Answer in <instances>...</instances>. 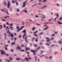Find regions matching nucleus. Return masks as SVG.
<instances>
[{
  "instance_id": "f257e3e1",
  "label": "nucleus",
  "mask_w": 62,
  "mask_h": 62,
  "mask_svg": "<svg viewBox=\"0 0 62 62\" xmlns=\"http://www.w3.org/2000/svg\"><path fill=\"white\" fill-rule=\"evenodd\" d=\"M23 33H25L23 36V38H24L23 39H24V36H25V35L26 34V30H24L23 31H22Z\"/></svg>"
},
{
  "instance_id": "f03ea898",
  "label": "nucleus",
  "mask_w": 62,
  "mask_h": 62,
  "mask_svg": "<svg viewBox=\"0 0 62 62\" xmlns=\"http://www.w3.org/2000/svg\"><path fill=\"white\" fill-rule=\"evenodd\" d=\"M0 51L1 52V54H2V55H4V54H6V53L4 52V50H0Z\"/></svg>"
},
{
  "instance_id": "7ed1b4c3",
  "label": "nucleus",
  "mask_w": 62,
  "mask_h": 62,
  "mask_svg": "<svg viewBox=\"0 0 62 62\" xmlns=\"http://www.w3.org/2000/svg\"><path fill=\"white\" fill-rule=\"evenodd\" d=\"M55 16H56V15H57V17L55 18L54 19V21H55L56 20V19H57V18H58V17H59V15H58V14H55Z\"/></svg>"
},
{
  "instance_id": "20e7f679",
  "label": "nucleus",
  "mask_w": 62,
  "mask_h": 62,
  "mask_svg": "<svg viewBox=\"0 0 62 62\" xmlns=\"http://www.w3.org/2000/svg\"><path fill=\"white\" fill-rule=\"evenodd\" d=\"M8 8H9V6H10V1H8Z\"/></svg>"
},
{
  "instance_id": "39448f33",
  "label": "nucleus",
  "mask_w": 62,
  "mask_h": 62,
  "mask_svg": "<svg viewBox=\"0 0 62 62\" xmlns=\"http://www.w3.org/2000/svg\"><path fill=\"white\" fill-rule=\"evenodd\" d=\"M29 59H31V58L30 57L29 58H27V57H26L25 59V60H26V61H28V60H29Z\"/></svg>"
},
{
  "instance_id": "423d86ee",
  "label": "nucleus",
  "mask_w": 62,
  "mask_h": 62,
  "mask_svg": "<svg viewBox=\"0 0 62 62\" xmlns=\"http://www.w3.org/2000/svg\"><path fill=\"white\" fill-rule=\"evenodd\" d=\"M46 39H47V42H49V41H50V38H49L48 37H47L46 38Z\"/></svg>"
},
{
  "instance_id": "0eeeda50",
  "label": "nucleus",
  "mask_w": 62,
  "mask_h": 62,
  "mask_svg": "<svg viewBox=\"0 0 62 62\" xmlns=\"http://www.w3.org/2000/svg\"><path fill=\"white\" fill-rule=\"evenodd\" d=\"M30 50V48L29 47H26V52H27V50Z\"/></svg>"
},
{
  "instance_id": "6e6552de",
  "label": "nucleus",
  "mask_w": 62,
  "mask_h": 62,
  "mask_svg": "<svg viewBox=\"0 0 62 62\" xmlns=\"http://www.w3.org/2000/svg\"><path fill=\"white\" fill-rule=\"evenodd\" d=\"M10 29L12 30H14V29H13V26H10Z\"/></svg>"
},
{
  "instance_id": "1a4fd4ad",
  "label": "nucleus",
  "mask_w": 62,
  "mask_h": 62,
  "mask_svg": "<svg viewBox=\"0 0 62 62\" xmlns=\"http://www.w3.org/2000/svg\"><path fill=\"white\" fill-rule=\"evenodd\" d=\"M16 48L17 49H18L19 50H20L21 49V47H17Z\"/></svg>"
},
{
  "instance_id": "9d476101",
  "label": "nucleus",
  "mask_w": 62,
  "mask_h": 62,
  "mask_svg": "<svg viewBox=\"0 0 62 62\" xmlns=\"http://www.w3.org/2000/svg\"><path fill=\"white\" fill-rule=\"evenodd\" d=\"M27 36H26L25 38V41H26V42H27Z\"/></svg>"
},
{
  "instance_id": "9b49d317",
  "label": "nucleus",
  "mask_w": 62,
  "mask_h": 62,
  "mask_svg": "<svg viewBox=\"0 0 62 62\" xmlns=\"http://www.w3.org/2000/svg\"><path fill=\"white\" fill-rule=\"evenodd\" d=\"M31 52H33V53H35V52H36V51H33V50H31Z\"/></svg>"
},
{
  "instance_id": "f8f14e48",
  "label": "nucleus",
  "mask_w": 62,
  "mask_h": 62,
  "mask_svg": "<svg viewBox=\"0 0 62 62\" xmlns=\"http://www.w3.org/2000/svg\"><path fill=\"white\" fill-rule=\"evenodd\" d=\"M49 28V26H47L44 29V30H46L48 29V28Z\"/></svg>"
},
{
  "instance_id": "ddd939ff",
  "label": "nucleus",
  "mask_w": 62,
  "mask_h": 62,
  "mask_svg": "<svg viewBox=\"0 0 62 62\" xmlns=\"http://www.w3.org/2000/svg\"><path fill=\"white\" fill-rule=\"evenodd\" d=\"M7 33H9L10 34H11V33L10 32V31H9V30H8V31L7 32Z\"/></svg>"
},
{
  "instance_id": "4468645a",
  "label": "nucleus",
  "mask_w": 62,
  "mask_h": 62,
  "mask_svg": "<svg viewBox=\"0 0 62 62\" xmlns=\"http://www.w3.org/2000/svg\"><path fill=\"white\" fill-rule=\"evenodd\" d=\"M38 32V31H36L34 33V34H36V33H37Z\"/></svg>"
},
{
  "instance_id": "2eb2a0df",
  "label": "nucleus",
  "mask_w": 62,
  "mask_h": 62,
  "mask_svg": "<svg viewBox=\"0 0 62 62\" xmlns=\"http://www.w3.org/2000/svg\"><path fill=\"white\" fill-rule=\"evenodd\" d=\"M0 27L1 28L0 29V30H1V29L3 28V26H2V25H0Z\"/></svg>"
},
{
  "instance_id": "dca6fc26",
  "label": "nucleus",
  "mask_w": 62,
  "mask_h": 62,
  "mask_svg": "<svg viewBox=\"0 0 62 62\" xmlns=\"http://www.w3.org/2000/svg\"><path fill=\"white\" fill-rule=\"evenodd\" d=\"M10 26H13V23H11L10 24Z\"/></svg>"
},
{
  "instance_id": "f3484780",
  "label": "nucleus",
  "mask_w": 62,
  "mask_h": 62,
  "mask_svg": "<svg viewBox=\"0 0 62 62\" xmlns=\"http://www.w3.org/2000/svg\"><path fill=\"white\" fill-rule=\"evenodd\" d=\"M25 26H23L21 28V29H23V28H24V27Z\"/></svg>"
},
{
  "instance_id": "a211bd4d",
  "label": "nucleus",
  "mask_w": 62,
  "mask_h": 62,
  "mask_svg": "<svg viewBox=\"0 0 62 62\" xmlns=\"http://www.w3.org/2000/svg\"><path fill=\"white\" fill-rule=\"evenodd\" d=\"M4 4H5V5L6 6L7 5V4L6 3V2L4 1Z\"/></svg>"
},
{
  "instance_id": "6ab92c4d",
  "label": "nucleus",
  "mask_w": 62,
  "mask_h": 62,
  "mask_svg": "<svg viewBox=\"0 0 62 62\" xmlns=\"http://www.w3.org/2000/svg\"><path fill=\"white\" fill-rule=\"evenodd\" d=\"M17 12H19V9H17Z\"/></svg>"
},
{
  "instance_id": "aec40b11",
  "label": "nucleus",
  "mask_w": 62,
  "mask_h": 62,
  "mask_svg": "<svg viewBox=\"0 0 62 62\" xmlns=\"http://www.w3.org/2000/svg\"><path fill=\"white\" fill-rule=\"evenodd\" d=\"M59 43L60 44H62V41H59Z\"/></svg>"
},
{
  "instance_id": "412c9836",
  "label": "nucleus",
  "mask_w": 62,
  "mask_h": 62,
  "mask_svg": "<svg viewBox=\"0 0 62 62\" xmlns=\"http://www.w3.org/2000/svg\"><path fill=\"white\" fill-rule=\"evenodd\" d=\"M58 23H59V24H62V23L60 22H58Z\"/></svg>"
},
{
  "instance_id": "4be33fe9",
  "label": "nucleus",
  "mask_w": 62,
  "mask_h": 62,
  "mask_svg": "<svg viewBox=\"0 0 62 62\" xmlns=\"http://www.w3.org/2000/svg\"><path fill=\"white\" fill-rule=\"evenodd\" d=\"M35 29H36V28L34 27L33 28L32 30H35Z\"/></svg>"
},
{
  "instance_id": "5701e85b",
  "label": "nucleus",
  "mask_w": 62,
  "mask_h": 62,
  "mask_svg": "<svg viewBox=\"0 0 62 62\" xmlns=\"http://www.w3.org/2000/svg\"><path fill=\"white\" fill-rule=\"evenodd\" d=\"M32 41H33L35 39V38H32Z\"/></svg>"
},
{
  "instance_id": "b1692460",
  "label": "nucleus",
  "mask_w": 62,
  "mask_h": 62,
  "mask_svg": "<svg viewBox=\"0 0 62 62\" xmlns=\"http://www.w3.org/2000/svg\"><path fill=\"white\" fill-rule=\"evenodd\" d=\"M38 38H37L36 39V42H37L38 41Z\"/></svg>"
},
{
  "instance_id": "393cba45",
  "label": "nucleus",
  "mask_w": 62,
  "mask_h": 62,
  "mask_svg": "<svg viewBox=\"0 0 62 62\" xmlns=\"http://www.w3.org/2000/svg\"><path fill=\"white\" fill-rule=\"evenodd\" d=\"M13 4H14V3H15V1L14 0H13Z\"/></svg>"
},
{
  "instance_id": "a878e982",
  "label": "nucleus",
  "mask_w": 62,
  "mask_h": 62,
  "mask_svg": "<svg viewBox=\"0 0 62 62\" xmlns=\"http://www.w3.org/2000/svg\"><path fill=\"white\" fill-rule=\"evenodd\" d=\"M11 44V45H13V44H15V43L14 42H13Z\"/></svg>"
},
{
  "instance_id": "bb28decb",
  "label": "nucleus",
  "mask_w": 62,
  "mask_h": 62,
  "mask_svg": "<svg viewBox=\"0 0 62 62\" xmlns=\"http://www.w3.org/2000/svg\"><path fill=\"white\" fill-rule=\"evenodd\" d=\"M54 33H55V34H57V32L56 31H55L54 32Z\"/></svg>"
},
{
  "instance_id": "cd10ccee",
  "label": "nucleus",
  "mask_w": 62,
  "mask_h": 62,
  "mask_svg": "<svg viewBox=\"0 0 62 62\" xmlns=\"http://www.w3.org/2000/svg\"><path fill=\"white\" fill-rule=\"evenodd\" d=\"M47 1V0H44L43 1L44 2H46Z\"/></svg>"
},
{
  "instance_id": "c85d7f7f",
  "label": "nucleus",
  "mask_w": 62,
  "mask_h": 62,
  "mask_svg": "<svg viewBox=\"0 0 62 62\" xmlns=\"http://www.w3.org/2000/svg\"><path fill=\"white\" fill-rule=\"evenodd\" d=\"M11 36L12 37H13V34H11Z\"/></svg>"
},
{
  "instance_id": "c756f323",
  "label": "nucleus",
  "mask_w": 62,
  "mask_h": 62,
  "mask_svg": "<svg viewBox=\"0 0 62 62\" xmlns=\"http://www.w3.org/2000/svg\"><path fill=\"white\" fill-rule=\"evenodd\" d=\"M24 11H25V12H26V13H27V10H24Z\"/></svg>"
},
{
  "instance_id": "7c9ffc66",
  "label": "nucleus",
  "mask_w": 62,
  "mask_h": 62,
  "mask_svg": "<svg viewBox=\"0 0 62 62\" xmlns=\"http://www.w3.org/2000/svg\"><path fill=\"white\" fill-rule=\"evenodd\" d=\"M52 56H50V58H49L50 59H52Z\"/></svg>"
},
{
  "instance_id": "2f4dec72",
  "label": "nucleus",
  "mask_w": 62,
  "mask_h": 62,
  "mask_svg": "<svg viewBox=\"0 0 62 62\" xmlns=\"http://www.w3.org/2000/svg\"><path fill=\"white\" fill-rule=\"evenodd\" d=\"M16 28L17 29H19L20 28L19 26H17V27Z\"/></svg>"
},
{
  "instance_id": "473e14b6",
  "label": "nucleus",
  "mask_w": 62,
  "mask_h": 62,
  "mask_svg": "<svg viewBox=\"0 0 62 62\" xmlns=\"http://www.w3.org/2000/svg\"><path fill=\"white\" fill-rule=\"evenodd\" d=\"M4 28H6V24H4Z\"/></svg>"
},
{
  "instance_id": "72a5a7b5",
  "label": "nucleus",
  "mask_w": 62,
  "mask_h": 62,
  "mask_svg": "<svg viewBox=\"0 0 62 62\" xmlns=\"http://www.w3.org/2000/svg\"><path fill=\"white\" fill-rule=\"evenodd\" d=\"M6 23H7V25H9V23H8V22H7Z\"/></svg>"
},
{
  "instance_id": "f704fd0d",
  "label": "nucleus",
  "mask_w": 62,
  "mask_h": 62,
  "mask_svg": "<svg viewBox=\"0 0 62 62\" xmlns=\"http://www.w3.org/2000/svg\"><path fill=\"white\" fill-rule=\"evenodd\" d=\"M34 45L35 47H37L38 46L37 45Z\"/></svg>"
},
{
  "instance_id": "c9c22d12",
  "label": "nucleus",
  "mask_w": 62,
  "mask_h": 62,
  "mask_svg": "<svg viewBox=\"0 0 62 62\" xmlns=\"http://www.w3.org/2000/svg\"><path fill=\"white\" fill-rule=\"evenodd\" d=\"M25 5H24L23 6V7L24 8L25 7Z\"/></svg>"
},
{
  "instance_id": "e433bc0d",
  "label": "nucleus",
  "mask_w": 62,
  "mask_h": 62,
  "mask_svg": "<svg viewBox=\"0 0 62 62\" xmlns=\"http://www.w3.org/2000/svg\"><path fill=\"white\" fill-rule=\"evenodd\" d=\"M43 17H44V19H45V18H46V17H45V16L44 15L43 16Z\"/></svg>"
},
{
  "instance_id": "4c0bfd02",
  "label": "nucleus",
  "mask_w": 62,
  "mask_h": 62,
  "mask_svg": "<svg viewBox=\"0 0 62 62\" xmlns=\"http://www.w3.org/2000/svg\"><path fill=\"white\" fill-rule=\"evenodd\" d=\"M21 52H24V50H21Z\"/></svg>"
},
{
  "instance_id": "58836bf2",
  "label": "nucleus",
  "mask_w": 62,
  "mask_h": 62,
  "mask_svg": "<svg viewBox=\"0 0 62 62\" xmlns=\"http://www.w3.org/2000/svg\"><path fill=\"white\" fill-rule=\"evenodd\" d=\"M55 35V34H53L52 35L51 37H53V36H54Z\"/></svg>"
},
{
  "instance_id": "ea45409f",
  "label": "nucleus",
  "mask_w": 62,
  "mask_h": 62,
  "mask_svg": "<svg viewBox=\"0 0 62 62\" xmlns=\"http://www.w3.org/2000/svg\"><path fill=\"white\" fill-rule=\"evenodd\" d=\"M43 34V33L42 32H41L40 34V35H42Z\"/></svg>"
},
{
  "instance_id": "a19ab883",
  "label": "nucleus",
  "mask_w": 62,
  "mask_h": 62,
  "mask_svg": "<svg viewBox=\"0 0 62 62\" xmlns=\"http://www.w3.org/2000/svg\"><path fill=\"white\" fill-rule=\"evenodd\" d=\"M46 45H47V46H49V45H50V44H48L46 43Z\"/></svg>"
},
{
  "instance_id": "79ce46f5",
  "label": "nucleus",
  "mask_w": 62,
  "mask_h": 62,
  "mask_svg": "<svg viewBox=\"0 0 62 62\" xmlns=\"http://www.w3.org/2000/svg\"><path fill=\"white\" fill-rule=\"evenodd\" d=\"M6 55L7 56H8V55H9V54H6Z\"/></svg>"
},
{
  "instance_id": "37998d69",
  "label": "nucleus",
  "mask_w": 62,
  "mask_h": 62,
  "mask_svg": "<svg viewBox=\"0 0 62 62\" xmlns=\"http://www.w3.org/2000/svg\"><path fill=\"white\" fill-rule=\"evenodd\" d=\"M9 59H10V60H12V58H9Z\"/></svg>"
},
{
  "instance_id": "c03bdc74",
  "label": "nucleus",
  "mask_w": 62,
  "mask_h": 62,
  "mask_svg": "<svg viewBox=\"0 0 62 62\" xmlns=\"http://www.w3.org/2000/svg\"><path fill=\"white\" fill-rule=\"evenodd\" d=\"M2 21H6V20L3 19H2Z\"/></svg>"
},
{
  "instance_id": "a18cd8bd",
  "label": "nucleus",
  "mask_w": 62,
  "mask_h": 62,
  "mask_svg": "<svg viewBox=\"0 0 62 62\" xmlns=\"http://www.w3.org/2000/svg\"><path fill=\"white\" fill-rule=\"evenodd\" d=\"M17 60H20V58H17Z\"/></svg>"
},
{
  "instance_id": "49530a36",
  "label": "nucleus",
  "mask_w": 62,
  "mask_h": 62,
  "mask_svg": "<svg viewBox=\"0 0 62 62\" xmlns=\"http://www.w3.org/2000/svg\"><path fill=\"white\" fill-rule=\"evenodd\" d=\"M34 36H38V35L37 34H35L34 35Z\"/></svg>"
},
{
  "instance_id": "de8ad7c7",
  "label": "nucleus",
  "mask_w": 62,
  "mask_h": 62,
  "mask_svg": "<svg viewBox=\"0 0 62 62\" xmlns=\"http://www.w3.org/2000/svg\"><path fill=\"white\" fill-rule=\"evenodd\" d=\"M8 43H10V41H8Z\"/></svg>"
},
{
  "instance_id": "09e8293b",
  "label": "nucleus",
  "mask_w": 62,
  "mask_h": 62,
  "mask_svg": "<svg viewBox=\"0 0 62 62\" xmlns=\"http://www.w3.org/2000/svg\"><path fill=\"white\" fill-rule=\"evenodd\" d=\"M54 39V38H51V39H52L53 40Z\"/></svg>"
},
{
  "instance_id": "8fccbe9b",
  "label": "nucleus",
  "mask_w": 62,
  "mask_h": 62,
  "mask_svg": "<svg viewBox=\"0 0 62 62\" xmlns=\"http://www.w3.org/2000/svg\"><path fill=\"white\" fill-rule=\"evenodd\" d=\"M7 27L8 29H9V28L8 27V26H7Z\"/></svg>"
},
{
  "instance_id": "3c124183",
  "label": "nucleus",
  "mask_w": 62,
  "mask_h": 62,
  "mask_svg": "<svg viewBox=\"0 0 62 62\" xmlns=\"http://www.w3.org/2000/svg\"><path fill=\"white\" fill-rule=\"evenodd\" d=\"M47 7V6H44L43 7V8H46Z\"/></svg>"
},
{
  "instance_id": "603ef678",
  "label": "nucleus",
  "mask_w": 62,
  "mask_h": 62,
  "mask_svg": "<svg viewBox=\"0 0 62 62\" xmlns=\"http://www.w3.org/2000/svg\"><path fill=\"white\" fill-rule=\"evenodd\" d=\"M36 4H35V5H34L33 6H32V8H33V7H34V6H36Z\"/></svg>"
},
{
  "instance_id": "864d4df0",
  "label": "nucleus",
  "mask_w": 62,
  "mask_h": 62,
  "mask_svg": "<svg viewBox=\"0 0 62 62\" xmlns=\"http://www.w3.org/2000/svg\"><path fill=\"white\" fill-rule=\"evenodd\" d=\"M6 12H7V14H8L9 13H8V11H7Z\"/></svg>"
},
{
  "instance_id": "5fc2aeb1",
  "label": "nucleus",
  "mask_w": 62,
  "mask_h": 62,
  "mask_svg": "<svg viewBox=\"0 0 62 62\" xmlns=\"http://www.w3.org/2000/svg\"><path fill=\"white\" fill-rule=\"evenodd\" d=\"M40 48V46H39L38 47V49H39Z\"/></svg>"
},
{
  "instance_id": "6e6d98bb",
  "label": "nucleus",
  "mask_w": 62,
  "mask_h": 62,
  "mask_svg": "<svg viewBox=\"0 0 62 62\" xmlns=\"http://www.w3.org/2000/svg\"><path fill=\"white\" fill-rule=\"evenodd\" d=\"M36 18H37V17H39V16H37V15H36Z\"/></svg>"
},
{
  "instance_id": "4d7b16f0",
  "label": "nucleus",
  "mask_w": 62,
  "mask_h": 62,
  "mask_svg": "<svg viewBox=\"0 0 62 62\" xmlns=\"http://www.w3.org/2000/svg\"><path fill=\"white\" fill-rule=\"evenodd\" d=\"M5 48L6 49V50H7L8 49V48H7L6 47H5Z\"/></svg>"
},
{
  "instance_id": "13d9d810",
  "label": "nucleus",
  "mask_w": 62,
  "mask_h": 62,
  "mask_svg": "<svg viewBox=\"0 0 62 62\" xmlns=\"http://www.w3.org/2000/svg\"><path fill=\"white\" fill-rule=\"evenodd\" d=\"M26 3V2H25L23 3V5H25V4Z\"/></svg>"
},
{
  "instance_id": "bf43d9fd",
  "label": "nucleus",
  "mask_w": 62,
  "mask_h": 62,
  "mask_svg": "<svg viewBox=\"0 0 62 62\" xmlns=\"http://www.w3.org/2000/svg\"><path fill=\"white\" fill-rule=\"evenodd\" d=\"M41 5V3H40L38 4V5Z\"/></svg>"
},
{
  "instance_id": "052dcab7",
  "label": "nucleus",
  "mask_w": 62,
  "mask_h": 62,
  "mask_svg": "<svg viewBox=\"0 0 62 62\" xmlns=\"http://www.w3.org/2000/svg\"><path fill=\"white\" fill-rule=\"evenodd\" d=\"M14 39L15 40H16L17 39V38H14Z\"/></svg>"
},
{
  "instance_id": "680f3d73",
  "label": "nucleus",
  "mask_w": 62,
  "mask_h": 62,
  "mask_svg": "<svg viewBox=\"0 0 62 62\" xmlns=\"http://www.w3.org/2000/svg\"><path fill=\"white\" fill-rule=\"evenodd\" d=\"M57 5L58 6H59V4H57Z\"/></svg>"
},
{
  "instance_id": "e2e57ef3",
  "label": "nucleus",
  "mask_w": 62,
  "mask_h": 62,
  "mask_svg": "<svg viewBox=\"0 0 62 62\" xmlns=\"http://www.w3.org/2000/svg\"><path fill=\"white\" fill-rule=\"evenodd\" d=\"M16 5H18V3H17L16 4Z\"/></svg>"
},
{
  "instance_id": "0e129e2a",
  "label": "nucleus",
  "mask_w": 62,
  "mask_h": 62,
  "mask_svg": "<svg viewBox=\"0 0 62 62\" xmlns=\"http://www.w3.org/2000/svg\"><path fill=\"white\" fill-rule=\"evenodd\" d=\"M21 37H22V35H20V36H19V38H20Z\"/></svg>"
},
{
  "instance_id": "69168bd1",
  "label": "nucleus",
  "mask_w": 62,
  "mask_h": 62,
  "mask_svg": "<svg viewBox=\"0 0 62 62\" xmlns=\"http://www.w3.org/2000/svg\"><path fill=\"white\" fill-rule=\"evenodd\" d=\"M4 18H7V16H5L4 17Z\"/></svg>"
},
{
  "instance_id": "338daca9",
  "label": "nucleus",
  "mask_w": 62,
  "mask_h": 62,
  "mask_svg": "<svg viewBox=\"0 0 62 62\" xmlns=\"http://www.w3.org/2000/svg\"><path fill=\"white\" fill-rule=\"evenodd\" d=\"M7 61H8V62H10V60H8Z\"/></svg>"
},
{
  "instance_id": "774afa93",
  "label": "nucleus",
  "mask_w": 62,
  "mask_h": 62,
  "mask_svg": "<svg viewBox=\"0 0 62 62\" xmlns=\"http://www.w3.org/2000/svg\"><path fill=\"white\" fill-rule=\"evenodd\" d=\"M50 23V22H48V23Z\"/></svg>"
}]
</instances>
